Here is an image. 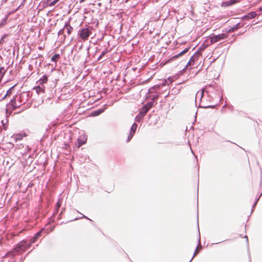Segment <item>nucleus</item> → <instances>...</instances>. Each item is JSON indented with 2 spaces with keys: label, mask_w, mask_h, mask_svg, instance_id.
Here are the masks:
<instances>
[{
  "label": "nucleus",
  "mask_w": 262,
  "mask_h": 262,
  "mask_svg": "<svg viewBox=\"0 0 262 262\" xmlns=\"http://www.w3.org/2000/svg\"><path fill=\"white\" fill-rule=\"evenodd\" d=\"M137 126H138L137 124L135 123H134L132 124V125L130 127V129L129 133L127 136V138L126 140L127 142H128L132 139L133 137L134 136V135L135 134Z\"/></svg>",
  "instance_id": "6"
},
{
  "label": "nucleus",
  "mask_w": 262,
  "mask_h": 262,
  "mask_svg": "<svg viewBox=\"0 0 262 262\" xmlns=\"http://www.w3.org/2000/svg\"><path fill=\"white\" fill-rule=\"evenodd\" d=\"M58 1H41V3H43L42 5L45 6H54Z\"/></svg>",
  "instance_id": "16"
},
{
  "label": "nucleus",
  "mask_w": 262,
  "mask_h": 262,
  "mask_svg": "<svg viewBox=\"0 0 262 262\" xmlns=\"http://www.w3.org/2000/svg\"><path fill=\"white\" fill-rule=\"evenodd\" d=\"M209 88L210 89V91H211L213 89L215 90V93L218 95L219 97H220L221 99H222L223 96L221 94L220 88H219L217 86H216V84L215 82H214L213 84H210L209 86Z\"/></svg>",
  "instance_id": "10"
},
{
  "label": "nucleus",
  "mask_w": 262,
  "mask_h": 262,
  "mask_svg": "<svg viewBox=\"0 0 262 262\" xmlns=\"http://www.w3.org/2000/svg\"><path fill=\"white\" fill-rule=\"evenodd\" d=\"M107 108V106L106 104L104 105L103 107L102 108H100L96 110L93 111L90 116L92 117H96L102 114L103 112L105 111V110Z\"/></svg>",
  "instance_id": "9"
},
{
  "label": "nucleus",
  "mask_w": 262,
  "mask_h": 262,
  "mask_svg": "<svg viewBox=\"0 0 262 262\" xmlns=\"http://www.w3.org/2000/svg\"><path fill=\"white\" fill-rule=\"evenodd\" d=\"M198 229H199V228H198ZM199 246H200V248L201 249L202 248V246L201 245V236H200V231L199 230V238H198V247H199Z\"/></svg>",
  "instance_id": "37"
},
{
  "label": "nucleus",
  "mask_w": 262,
  "mask_h": 262,
  "mask_svg": "<svg viewBox=\"0 0 262 262\" xmlns=\"http://www.w3.org/2000/svg\"><path fill=\"white\" fill-rule=\"evenodd\" d=\"M78 213H79V214H82V213H81V212H80L79 211H78Z\"/></svg>",
  "instance_id": "60"
},
{
  "label": "nucleus",
  "mask_w": 262,
  "mask_h": 262,
  "mask_svg": "<svg viewBox=\"0 0 262 262\" xmlns=\"http://www.w3.org/2000/svg\"><path fill=\"white\" fill-rule=\"evenodd\" d=\"M246 237V239H247V242H248V237H247V236H246H246H245V237Z\"/></svg>",
  "instance_id": "54"
},
{
  "label": "nucleus",
  "mask_w": 262,
  "mask_h": 262,
  "mask_svg": "<svg viewBox=\"0 0 262 262\" xmlns=\"http://www.w3.org/2000/svg\"><path fill=\"white\" fill-rule=\"evenodd\" d=\"M44 230V229H41L39 231H38L37 233H36L34 235L30 238V239L32 241V242L35 243L36 241L41 235L42 231Z\"/></svg>",
  "instance_id": "15"
},
{
  "label": "nucleus",
  "mask_w": 262,
  "mask_h": 262,
  "mask_svg": "<svg viewBox=\"0 0 262 262\" xmlns=\"http://www.w3.org/2000/svg\"><path fill=\"white\" fill-rule=\"evenodd\" d=\"M227 37V33H221L217 35L212 34L209 36V38L210 40V44H213L222 40L225 39Z\"/></svg>",
  "instance_id": "3"
},
{
  "label": "nucleus",
  "mask_w": 262,
  "mask_h": 262,
  "mask_svg": "<svg viewBox=\"0 0 262 262\" xmlns=\"http://www.w3.org/2000/svg\"><path fill=\"white\" fill-rule=\"evenodd\" d=\"M60 58V55L59 54H55L51 57V61L56 62Z\"/></svg>",
  "instance_id": "25"
},
{
  "label": "nucleus",
  "mask_w": 262,
  "mask_h": 262,
  "mask_svg": "<svg viewBox=\"0 0 262 262\" xmlns=\"http://www.w3.org/2000/svg\"><path fill=\"white\" fill-rule=\"evenodd\" d=\"M16 95L14 96L13 98L10 100L9 103L7 104V106H8L10 104L12 106V110H16L21 105L22 102L21 101H19V103L18 105L16 104Z\"/></svg>",
  "instance_id": "7"
},
{
  "label": "nucleus",
  "mask_w": 262,
  "mask_h": 262,
  "mask_svg": "<svg viewBox=\"0 0 262 262\" xmlns=\"http://www.w3.org/2000/svg\"><path fill=\"white\" fill-rule=\"evenodd\" d=\"M111 3H112V1H109L108 2V4L107 5H103L104 6L102 7V4L101 3H97V5L98 6V7H99L98 9L100 11H106L107 9L109 8V7L110 8L111 6Z\"/></svg>",
  "instance_id": "11"
},
{
  "label": "nucleus",
  "mask_w": 262,
  "mask_h": 262,
  "mask_svg": "<svg viewBox=\"0 0 262 262\" xmlns=\"http://www.w3.org/2000/svg\"><path fill=\"white\" fill-rule=\"evenodd\" d=\"M7 96L5 94V95L3 96V98L0 100V101H2V100H4V99H6V98L7 97Z\"/></svg>",
  "instance_id": "47"
},
{
  "label": "nucleus",
  "mask_w": 262,
  "mask_h": 262,
  "mask_svg": "<svg viewBox=\"0 0 262 262\" xmlns=\"http://www.w3.org/2000/svg\"><path fill=\"white\" fill-rule=\"evenodd\" d=\"M59 208H57L56 207H55V209L54 210V212H53V215H55L56 214L58 213V211H59Z\"/></svg>",
  "instance_id": "40"
},
{
  "label": "nucleus",
  "mask_w": 262,
  "mask_h": 262,
  "mask_svg": "<svg viewBox=\"0 0 262 262\" xmlns=\"http://www.w3.org/2000/svg\"><path fill=\"white\" fill-rule=\"evenodd\" d=\"M249 258L250 262H251V258L250 255L249 256Z\"/></svg>",
  "instance_id": "50"
},
{
  "label": "nucleus",
  "mask_w": 262,
  "mask_h": 262,
  "mask_svg": "<svg viewBox=\"0 0 262 262\" xmlns=\"http://www.w3.org/2000/svg\"><path fill=\"white\" fill-rule=\"evenodd\" d=\"M242 27H243V26H241L240 23H237L234 25L233 27H231V28L229 29L228 32H233L234 30H237Z\"/></svg>",
  "instance_id": "21"
},
{
  "label": "nucleus",
  "mask_w": 262,
  "mask_h": 262,
  "mask_svg": "<svg viewBox=\"0 0 262 262\" xmlns=\"http://www.w3.org/2000/svg\"><path fill=\"white\" fill-rule=\"evenodd\" d=\"M86 141V138H85V136L84 135L83 137V139L82 140L80 138H78L77 139V144L78 147H79L82 146L83 144H85Z\"/></svg>",
  "instance_id": "19"
},
{
  "label": "nucleus",
  "mask_w": 262,
  "mask_h": 262,
  "mask_svg": "<svg viewBox=\"0 0 262 262\" xmlns=\"http://www.w3.org/2000/svg\"><path fill=\"white\" fill-rule=\"evenodd\" d=\"M7 70L5 69L4 67L0 68V80L2 81Z\"/></svg>",
  "instance_id": "26"
},
{
  "label": "nucleus",
  "mask_w": 262,
  "mask_h": 262,
  "mask_svg": "<svg viewBox=\"0 0 262 262\" xmlns=\"http://www.w3.org/2000/svg\"><path fill=\"white\" fill-rule=\"evenodd\" d=\"M78 213H79V214H82V213H81V212H80L79 211H78Z\"/></svg>",
  "instance_id": "62"
},
{
  "label": "nucleus",
  "mask_w": 262,
  "mask_h": 262,
  "mask_svg": "<svg viewBox=\"0 0 262 262\" xmlns=\"http://www.w3.org/2000/svg\"><path fill=\"white\" fill-rule=\"evenodd\" d=\"M256 16H258V12L255 11H251L248 13L247 14L244 15L242 19L244 20H249L255 18Z\"/></svg>",
  "instance_id": "8"
},
{
  "label": "nucleus",
  "mask_w": 262,
  "mask_h": 262,
  "mask_svg": "<svg viewBox=\"0 0 262 262\" xmlns=\"http://www.w3.org/2000/svg\"><path fill=\"white\" fill-rule=\"evenodd\" d=\"M154 106V102L150 101L144 105L140 109V114L146 115L149 110Z\"/></svg>",
  "instance_id": "5"
},
{
  "label": "nucleus",
  "mask_w": 262,
  "mask_h": 262,
  "mask_svg": "<svg viewBox=\"0 0 262 262\" xmlns=\"http://www.w3.org/2000/svg\"><path fill=\"white\" fill-rule=\"evenodd\" d=\"M96 23V26H98L99 22H98V20L97 19H96V21L94 22V23Z\"/></svg>",
  "instance_id": "49"
},
{
  "label": "nucleus",
  "mask_w": 262,
  "mask_h": 262,
  "mask_svg": "<svg viewBox=\"0 0 262 262\" xmlns=\"http://www.w3.org/2000/svg\"><path fill=\"white\" fill-rule=\"evenodd\" d=\"M50 128V127H48V128H46V130H48Z\"/></svg>",
  "instance_id": "57"
},
{
  "label": "nucleus",
  "mask_w": 262,
  "mask_h": 262,
  "mask_svg": "<svg viewBox=\"0 0 262 262\" xmlns=\"http://www.w3.org/2000/svg\"><path fill=\"white\" fill-rule=\"evenodd\" d=\"M79 2H80V3H81V2H83V1H79Z\"/></svg>",
  "instance_id": "63"
},
{
  "label": "nucleus",
  "mask_w": 262,
  "mask_h": 262,
  "mask_svg": "<svg viewBox=\"0 0 262 262\" xmlns=\"http://www.w3.org/2000/svg\"><path fill=\"white\" fill-rule=\"evenodd\" d=\"M108 52L107 49H105L104 51H103L99 56L97 58V61H100L102 58V57Z\"/></svg>",
  "instance_id": "27"
},
{
  "label": "nucleus",
  "mask_w": 262,
  "mask_h": 262,
  "mask_svg": "<svg viewBox=\"0 0 262 262\" xmlns=\"http://www.w3.org/2000/svg\"><path fill=\"white\" fill-rule=\"evenodd\" d=\"M13 138L14 139L15 141H17L18 140H21L23 138V136L21 134H17L13 135Z\"/></svg>",
  "instance_id": "28"
},
{
  "label": "nucleus",
  "mask_w": 262,
  "mask_h": 262,
  "mask_svg": "<svg viewBox=\"0 0 262 262\" xmlns=\"http://www.w3.org/2000/svg\"><path fill=\"white\" fill-rule=\"evenodd\" d=\"M204 92L203 91H198L195 95V102L196 101V99H199L200 100H202L203 97Z\"/></svg>",
  "instance_id": "22"
},
{
  "label": "nucleus",
  "mask_w": 262,
  "mask_h": 262,
  "mask_svg": "<svg viewBox=\"0 0 262 262\" xmlns=\"http://www.w3.org/2000/svg\"><path fill=\"white\" fill-rule=\"evenodd\" d=\"M25 249H29L31 246V245L34 243V242H32V241L30 238L29 241H27V240H25Z\"/></svg>",
  "instance_id": "23"
},
{
  "label": "nucleus",
  "mask_w": 262,
  "mask_h": 262,
  "mask_svg": "<svg viewBox=\"0 0 262 262\" xmlns=\"http://www.w3.org/2000/svg\"><path fill=\"white\" fill-rule=\"evenodd\" d=\"M42 49V47H38V49H39V50H41Z\"/></svg>",
  "instance_id": "53"
},
{
  "label": "nucleus",
  "mask_w": 262,
  "mask_h": 262,
  "mask_svg": "<svg viewBox=\"0 0 262 262\" xmlns=\"http://www.w3.org/2000/svg\"><path fill=\"white\" fill-rule=\"evenodd\" d=\"M188 67L186 65L185 67L180 71V73L181 74H183Z\"/></svg>",
  "instance_id": "39"
},
{
  "label": "nucleus",
  "mask_w": 262,
  "mask_h": 262,
  "mask_svg": "<svg viewBox=\"0 0 262 262\" xmlns=\"http://www.w3.org/2000/svg\"><path fill=\"white\" fill-rule=\"evenodd\" d=\"M64 32H65V30H64V28L63 27V28L60 29L58 31V35L60 36V35H63L64 38H65L66 37V35L64 34Z\"/></svg>",
  "instance_id": "32"
},
{
  "label": "nucleus",
  "mask_w": 262,
  "mask_h": 262,
  "mask_svg": "<svg viewBox=\"0 0 262 262\" xmlns=\"http://www.w3.org/2000/svg\"><path fill=\"white\" fill-rule=\"evenodd\" d=\"M208 45L207 44H205V43H203L200 47H199V50H200L201 51L204 50L205 49H206L208 47Z\"/></svg>",
  "instance_id": "33"
},
{
  "label": "nucleus",
  "mask_w": 262,
  "mask_h": 262,
  "mask_svg": "<svg viewBox=\"0 0 262 262\" xmlns=\"http://www.w3.org/2000/svg\"><path fill=\"white\" fill-rule=\"evenodd\" d=\"M190 46H187V47H186L185 49H184L183 50H182V51H181L180 52H179L178 53L173 55L172 56H171L168 60H167V62H170V61H173V60H176L177 59H178V58L180 57L181 56H182V55H184L185 54H186V53H187L189 50H190Z\"/></svg>",
  "instance_id": "4"
},
{
  "label": "nucleus",
  "mask_w": 262,
  "mask_h": 262,
  "mask_svg": "<svg viewBox=\"0 0 262 262\" xmlns=\"http://www.w3.org/2000/svg\"><path fill=\"white\" fill-rule=\"evenodd\" d=\"M2 123L3 125L4 129L5 130H6V129H7V126H6V124H4V121H3H3H2Z\"/></svg>",
  "instance_id": "45"
},
{
  "label": "nucleus",
  "mask_w": 262,
  "mask_h": 262,
  "mask_svg": "<svg viewBox=\"0 0 262 262\" xmlns=\"http://www.w3.org/2000/svg\"><path fill=\"white\" fill-rule=\"evenodd\" d=\"M168 95H169V93H168L167 95H166V96H165V98H167V97L168 96Z\"/></svg>",
  "instance_id": "55"
},
{
  "label": "nucleus",
  "mask_w": 262,
  "mask_h": 262,
  "mask_svg": "<svg viewBox=\"0 0 262 262\" xmlns=\"http://www.w3.org/2000/svg\"><path fill=\"white\" fill-rule=\"evenodd\" d=\"M78 213H79V214H82V213H81V212H80L79 211H78Z\"/></svg>",
  "instance_id": "61"
},
{
  "label": "nucleus",
  "mask_w": 262,
  "mask_h": 262,
  "mask_svg": "<svg viewBox=\"0 0 262 262\" xmlns=\"http://www.w3.org/2000/svg\"><path fill=\"white\" fill-rule=\"evenodd\" d=\"M81 215H82V217H76L75 219L72 220L71 221H76V220H80L81 219H86L92 222V221L90 219H89L88 217L86 216L85 215H83V214H81Z\"/></svg>",
  "instance_id": "30"
},
{
  "label": "nucleus",
  "mask_w": 262,
  "mask_h": 262,
  "mask_svg": "<svg viewBox=\"0 0 262 262\" xmlns=\"http://www.w3.org/2000/svg\"><path fill=\"white\" fill-rule=\"evenodd\" d=\"M257 204L254 203L253 205H252V208H251V214L252 213V212L254 211V210L255 209V206Z\"/></svg>",
  "instance_id": "44"
},
{
  "label": "nucleus",
  "mask_w": 262,
  "mask_h": 262,
  "mask_svg": "<svg viewBox=\"0 0 262 262\" xmlns=\"http://www.w3.org/2000/svg\"><path fill=\"white\" fill-rule=\"evenodd\" d=\"M238 1H223L221 4V6L223 7H227L229 6L233 5Z\"/></svg>",
  "instance_id": "17"
},
{
  "label": "nucleus",
  "mask_w": 262,
  "mask_h": 262,
  "mask_svg": "<svg viewBox=\"0 0 262 262\" xmlns=\"http://www.w3.org/2000/svg\"><path fill=\"white\" fill-rule=\"evenodd\" d=\"M155 86H153L152 88H150L149 90V91L150 92V93H153L154 92V90H155Z\"/></svg>",
  "instance_id": "46"
},
{
  "label": "nucleus",
  "mask_w": 262,
  "mask_h": 262,
  "mask_svg": "<svg viewBox=\"0 0 262 262\" xmlns=\"http://www.w3.org/2000/svg\"><path fill=\"white\" fill-rule=\"evenodd\" d=\"M197 248H198V247H196L194 252V254H193V256L192 257V258H191V259L190 260V261L189 262H191V260L193 259V258L194 257V256L196 255V254H197L198 253V251H197Z\"/></svg>",
  "instance_id": "41"
},
{
  "label": "nucleus",
  "mask_w": 262,
  "mask_h": 262,
  "mask_svg": "<svg viewBox=\"0 0 262 262\" xmlns=\"http://www.w3.org/2000/svg\"><path fill=\"white\" fill-rule=\"evenodd\" d=\"M197 221H198V226H199V219H197Z\"/></svg>",
  "instance_id": "58"
},
{
  "label": "nucleus",
  "mask_w": 262,
  "mask_h": 262,
  "mask_svg": "<svg viewBox=\"0 0 262 262\" xmlns=\"http://www.w3.org/2000/svg\"><path fill=\"white\" fill-rule=\"evenodd\" d=\"M93 30V27L92 26L86 25L84 28L78 30V36L83 41H85L92 34Z\"/></svg>",
  "instance_id": "2"
},
{
  "label": "nucleus",
  "mask_w": 262,
  "mask_h": 262,
  "mask_svg": "<svg viewBox=\"0 0 262 262\" xmlns=\"http://www.w3.org/2000/svg\"><path fill=\"white\" fill-rule=\"evenodd\" d=\"M54 69V68H52V70H51V71H53Z\"/></svg>",
  "instance_id": "59"
},
{
  "label": "nucleus",
  "mask_w": 262,
  "mask_h": 262,
  "mask_svg": "<svg viewBox=\"0 0 262 262\" xmlns=\"http://www.w3.org/2000/svg\"><path fill=\"white\" fill-rule=\"evenodd\" d=\"M48 79V76L47 75H44L37 81V83L43 86L44 83L47 82Z\"/></svg>",
  "instance_id": "13"
},
{
  "label": "nucleus",
  "mask_w": 262,
  "mask_h": 262,
  "mask_svg": "<svg viewBox=\"0 0 262 262\" xmlns=\"http://www.w3.org/2000/svg\"><path fill=\"white\" fill-rule=\"evenodd\" d=\"M9 14L5 15V17L0 21V28L3 27L6 24Z\"/></svg>",
  "instance_id": "24"
},
{
  "label": "nucleus",
  "mask_w": 262,
  "mask_h": 262,
  "mask_svg": "<svg viewBox=\"0 0 262 262\" xmlns=\"http://www.w3.org/2000/svg\"><path fill=\"white\" fill-rule=\"evenodd\" d=\"M25 241L23 240L18 243L15 247L11 250L7 252L4 256V258L10 257L11 258H14L20 252H24L26 249L25 248Z\"/></svg>",
  "instance_id": "1"
},
{
  "label": "nucleus",
  "mask_w": 262,
  "mask_h": 262,
  "mask_svg": "<svg viewBox=\"0 0 262 262\" xmlns=\"http://www.w3.org/2000/svg\"><path fill=\"white\" fill-rule=\"evenodd\" d=\"M222 242H217V243H214L215 244H219V243H221Z\"/></svg>",
  "instance_id": "56"
},
{
  "label": "nucleus",
  "mask_w": 262,
  "mask_h": 262,
  "mask_svg": "<svg viewBox=\"0 0 262 262\" xmlns=\"http://www.w3.org/2000/svg\"><path fill=\"white\" fill-rule=\"evenodd\" d=\"M41 85H39L38 84V85L35 86L33 88V89L36 91V92L38 94H39L40 93H45L46 92V90H45L44 86L43 85H42V86H41Z\"/></svg>",
  "instance_id": "14"
},
{
  "label": "nucleus",
  "mask_w": 262,
  "mask_h": 262,
  "mask_svg": "<svg viewBox=\"0 0 262 262\" xmlns=\"http://www.w3.org/2000/svg\"><path fill=\"white\" fill-rule=\"evenodd\" d=\"M145 115H143L142 114H140V111L139 112V114L135 117V121L137 122H140L142 121V119L143 118V117L145 116Z\"/></svg>",
  "instance_id": "20"
},
{
  "label": "nucleus",
  "mask_w": 262,
  "mask_h": 262,
  "mask_svg": "<svg viewBox=\"0 0 262 262\" xmlns=\"http://www.w3.org/2000/svg\"><path fill=\"white\" fill-rule=\"evenodd\" d=\"M8 262H14V261H9Z\"/></svg>",
  "instance_id": "64"
},
{
  "label": "nucleus",
  "mask_w": 262,
  "mask_h": 262,
  "mask_svg": "<svg viewBox=\"0 0 262 262\" xmlns=\"http://www.w3.org/2000/svg\"><path fill=\"white\" fill-rule=\"evenodd\" d=\"M158 97H159V95L157 94L151 95L149 96V97H150L151 99V101L154 102V105L156 103V100H157V99L158 98Z\"/></svg>",
  "instance_id": "29"
},
{
  "label": "nucleus",
  "mask_w": 262,
  "mask_h": 262,
  "mask_svg": "<svg viewBox=\"0 0 262 262\" xmlns=\"http://www.w3.org/2000/svg\"><path fill=\"white\" fill-rule=\"evenodd\" d=\"M216 105H208L205 106H202L203 108H214Z\"/></svg>",
  "instance_id": "43"
},
{
  "label": "nucleus",
  "mask_w": 262,
  "mask_h": 262,
  "mask_svg": "<svg viewBox=\"0 0 262 262\" xmlns=\"http://www.w3.org/2000/svg\"><path fill=\"white\" fill-rule=\"evenodd\" d=\"M64 28L65 31H67V33L68 35L71 34L73 30V28L71 26L69 21H67L65 23V24L64 25Z\"/></svg>",
  "instance_id": "12"
},
{
  "label": "nucleus",
  "mask_w": 262,
  "mask_h": 262,
  "mask_svg": "<svg viewBox=\"0 0 262 262\" xmlns=\"http://www.w3.org/2000/svg\"><path fill=\"white\" fill-rule=\"evenodd\" d=\"M8 111V108H6V114H7Z\"/></svg>",
  "instance_id": "52"
},
{
  "label": "nucleus",
  "mask_w": 262,
  "mask_h": 262,
  "mask_svg": "<svg viewBox=\"0 0 262 262\" xmlns=\"http://www.w3.org/2000/svg\"><path fill=\"white\" fill-rule=\"evenodd\" d=\"M61 201L60 199H58V201L57 202V203L55 205V207L59 209L60 207H61Z\"/></svg>",
  "instance_id": "36"
},
{
  "label": "nucleus",
  "mask_w": 262,
  "mask_h": 262,
  "mask_svg": "<svg viewBox=\"0 0 262 262\" xmlns=\"http://www.w3.org/2000/svg\"><path fill=\"white\" fill-rule=\"evenodd\" d=\"M261 194H262V192L257 197H256V198L255 199V202H254L255 203H256V204L257 203V202H258L259 198H260Z\"/></svg>",
  "instance_id": "42"
},
{
  "label": "nucleus",
  "mask_w": 262,
  "mask_h": 262,
  "mask_svg": "<svg viewBox=\"0 0 262 262\" xmlns=\"http://www.w3.org/2000/svg\"><path fill=\"white\" fill-rule=\"evenodd\" d=\"M201 52L202 51L200 50H199V49H198V50L192 56H195V58L198 59L200 56L201 55Z\"/></svg>",
  "instance_id": "31"
},
{
  "label": "nucleus",
  "mask_w": 262,
  "mask_h": 262,
  "mask_svg": "<svg viewBox=\"0 0 262 262\" xmlns=\"http://www.w3.org/2000/svg\"><path fill=\"white\" fill-rule=\"evenodd\" d=\"M25 257H21V258H20V262H23V261L25 260Z\"/></svg>",
  "instance_id": "48"
},
{
  "label": "nucleus",
  "mask_w": 262,
  "mask_h": 262,
  "mask_svg": "<svg viewBox=\"0 0 262 262\" xmlns=\"http://www.w3.org/2000/svg\"><path fill=\"white\" fill-rule=\"evenodd\" d=\"M15 86V84L11 86L7 91L6 94V95L8 96L12 94V90L14 88V87Z\"/></svg>",
  "instance_id": "34"
},
{
  "label": "nucleus",
  "mask_w": 262,
  "mask_h": 262,
  "mask_svg": "<svg viewBox=\"0 0 262 262\" xmlns=\"http://www.w3.org/2000/svg\"><path fill=\"white\" fill-rule=\"evenodd\" d=\"M26 1H23V2L15 9H13V11L14 12L16 11V10H18V9H21V7L24 5V3Z\"/></svg>",
  "instance_id": "35"
},
{
  "label": "nucleus",
  "mask_w": 262,
  "mask_h": 262,
  "mask_svg": "<svg viewBox=\"0 0 262 262\" xmlns=\"http://www.w3.org/2000/svg\"><path fill=\"white\" fill-rule=\"evenodd\" d=\"M64 210H65V208H62L61 212V213H62L63 212V211H64Z\"/></svg>",
  "instance_id": "51"
},
{
  "label": "nucleus",
  "mask_w": 262,
  "mask_h": 262,
  "mask_svg": "<svg viewBox=\"0 0 262 262\" xmlns=\"http://www.w3.org/2000/svg\"><path fill=\"white\" fill-rule=\"evenodd\" d=\"M198 60V59L195 58V56H192L189 59L188 62L186 64V66L189 67L191 66H193L194 64V62Z\"/></svg>",
  "instance_id": "18"
},
{
  "label": "nucleus",
  "mask_w": 262,
  "mask_h": 262,
  "mask_svg": "<svg viewBox=\"0 0 262 262\" xmlns=\"http://www.w3.org/2000/svg\"><path fill=\"white\" fill-rule=\"evenodd\" d=\"M256 12H258V16H259L262 14V6L260 7L258 9L256 10Z\"/></svg>",
  "instance_id": "38"
}]
</instances>
